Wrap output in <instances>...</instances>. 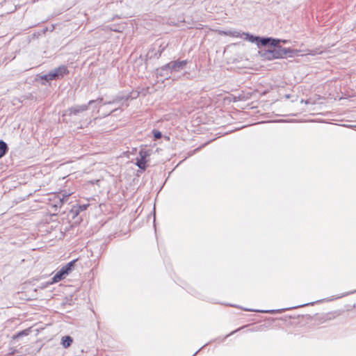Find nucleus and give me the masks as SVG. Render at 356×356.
Returning <instances> with one entry per match:
<instances>
[{"mask_svg":"<svg viewBox=\"0 0 356 356\" xmlns=\"http://www.w3.org/2000/svg\"><path fill=\"white\" fill-rule=\"evenodd\" d=\"M280 42L286 43L287 40H280L276 45H271L273 47V49H269L265 51L262 53L261 56L264 59L266 60H273V59H278L282 58L285 57L288 54H291L295 52V50H293L290 48H284L280 45Z\"/></svg>","mask_w":356,"mask_h":356,"instance_id":"1","label":"nucleus"},{"mask_svg":"<svg viewBox=\"0 0 356 356\" xmlns=\"http://www.w3.org/2000/svg\"><path fill=\"white\" fill-rule=\"evenodd\" d=\"M245 39L250 42L256 43L258 47H266L268 45H276L280 41V39H275L272 38H260L259 36H254L248 33H243Z\"/></svg>","mask_w":356,"mask_h":356,"instance_id":"2","label":"nucleus"},{"mask_svg":"<svg viewBox=\"0 0 356 356\" xmlns=\"http://www.w3.org/2000/svg\"><path fill=\"white\" fill-rule=\"evenodd\" d=\"M187 62L186 60H181V61H172L164 66H163L159 71V73L161 75H168V74H165V72H178L183 70L184 67L186 66Z\"/></svg>","mask_w":356,"mask_h":356,"instance_id":"3","label":"nucleus"},{"mask_svg":"<svg viewBox=\"0 0 356 356\" xmlns=\"http://www.w3.org/2000/svg\"><path fill=\"white\" fill-rule=\"evenodd\" d=\"M75 260L67 263L58 270L51 279V284L57 283L62 280L65 279L67 275L72 271L74 265Z\"/></svg>","mask_w":356,"mask_h":356,"instance_id":"4","label":"nucleus"},{"mask_svg":"<svg viewBox=\"0 0 356 356\" xmlns=\"http://www.w3.org/2000/svg\"><path fill=\"white\" fill-rule=\"evenodd\" d=\"M68 73L69 71L67 67L65 65H61L43 76L42 79L47 81L55 79H59L60 78H63L64 75Z\"/></svg>","mask_w":356,"mask_h":356,"instance_id":"5","label":"nucleus"},{"mask_svg":"<svg viewBox=\"0 0 356 356\" xmlns=\"http://www.w3.org/2000/svg\"><path fill=\"white\" fill-rule=\"evenodd\" d=\"M102 101H103L102 98H99L97 100H90V101H89L88 104L76 105V106L70 108L67 110V112H68L69 115H76L81 112L87 111L88 109V106L92 105L93 103L97 102L102 103Z\"/></svg>","mask_w":356,"mask_h":356,"instance_id":"6","label":"nucleus"},{"mask_svg":"<svg viewBox=\"0 0 356 356\" xmlns=\"http://www.w3.org/2000/svg\"><path fill=\"white\" fill-rule=\"evenodd\" d=\"M69 196H70V194L63 195V197H60L59 195H54V207H61L63 202L67 200Z\"/></svg>","mask_w":356,"mask_h":356,"instance_id":"7","label":"nucleus"},{"mask_svg":"<svg viewBox=\"0 0 356 356\" xmlns=\"http://www.w3.org/2000/svg\"><path fill=\"white\" fill-rule=\"evenodd\" d=\"M73 342V339L70 336H65L62 338L61 344L65 348H69Z\"/></svg>","mask_w":356,"mask_h":356,"instance_id":"8","label":"nucleus"},{"mask_svg":"<svg viewBox=\"0 0 356 356\" xmlns=\"http://www.w3.org/2000/svg\"><path fill=\"white\" fill-rule=\"evenodd\" d=\"M8 151V147L7 144L4 141L0 140V159L6 155Z\"/></svg>","mask_w":356,"mask_h":356,"instance_id":"9","label":"nucleus"},{"mask_svg":"<svg viewBox=\"0 0 356 356\" xmlns=\"http://www.w3.org/2000/svg\"><path fill=\"white\" fill-rule=\"evenodd\" d=\"M136 164L139 168H140L142 170H145V168H146L145 159L143 157H141L140 159H137Z\"/></svg>","mask_w":356,"mask_h":356,"instance_id":"10","label":"nucleus"},{"mask_svg":"<svg viewBox=\"0 0 356 356\" xmlns=\"http://www.w3.org/2000/svg\"><path fill=\"white\" fill-rule=\"evenodd\" d=\"M30 333V329H26L24 330H22V331H20L18 333H17L16 334H15L13 337V339H16L17 338H19L22 336H26L28 335Z\"/></svg>","mask_w":356,"mask_h":356,"instance_id":"11","label":"nucleus"},{"mask_svg":"<svg viewBox=\"0 0 356 356\" xmlns=\"http://www.w3.org/2000/svg\"><path fill=\"white\" fill-rule=\"evenodd\" d=\"M226 34L235 38H241L243 35V33H241L238 31H229L228 33H226Z\"/></svg>","mask_w":356,"mask_h":356,"instance_id":"12","label":"nucleus"},{"mask_svg":"<svg viewBox=\"0 0 356 356\" xmlns=\"http://www.w3.org/2000/svg\"><path fill=\"white\" fill-rule=\"evenodd\" d=\"M284 309L281 310H257V312L261 313H268V314H276V313H281Z\"/></svg>","mask_w":356,"mask_h":356,"instance_id":"13","label":"nucleus"},{"mask_svg":"<svg viewBox=\"0 0 356 356\" xmlns=\"http://www.w3.org/2000/svg\"><path fill=\"white\" fill-rule=\"evenodd\" d=\"M88 206V204L79 205L78 208V212L86 210Z\"/></svg>","mask_w":356,"mask_h":356,"instance_id":"14","label":"nucleus"},{"mask_svg":"<svg viewBox=\"0 0 356 356\" xmlns=\"http://www.w3.org/2000/svg\"><path fill=\"white\" fill-rule=\"evenodd\" d=\"M161 133L159 131H154V136L156 139H159L161 138Z\"/></svg>","mask_w":356,"mask_h":356,"instance_id":"15","label":"nucleus"},{"mask_svg":"<svg viewBox=\"0 0 356 356\" xmlns=\"http://www.w3.org/2000/svg\"><path fill=\"white\" fill-rule=\"evenodd\" d=\"M243 328V327H239L238 329H237V330L233 331L232 332H231L229 335H231V334L235 333L236 332H237V331H238V330H241Z\"/></svg>","mask_w":356,"mask_h":356,"instance_id":"16","label":"nucleus"},{"mask_svg":"<svg viewBox=\"0 0 356 356\" xmlns=\"http://www.w3.org/2000/svg\"><path fill=\"white\" fill-rule=\"evenodd\" d=\"M246 311H252L251 309H245Z\"/></svg>","mask_w":356,"mask_h":356,"instance_id":"17","label":"nucleus"}]
</instances>
